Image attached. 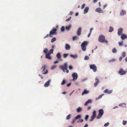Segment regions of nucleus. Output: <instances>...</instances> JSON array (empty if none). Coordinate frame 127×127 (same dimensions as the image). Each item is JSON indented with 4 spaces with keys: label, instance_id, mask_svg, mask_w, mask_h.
<instances>
[{
    "label": "nucleus",
    "instance_id": "1",
    "mask_svg": "<svg viewBox=\"0 0 127 127\" xmlns=\"http://www.w3.org/2000/svg\"><path fill=\"white\" fill-rule=\"evenodd\" d=\"M105 37L104 36L102 35H100L99 37L98 40L99 42L101 43L104 42L107 44L108 41L107 40H105Z\"/></svg>",
    "mask_w": 127,
    "mask_h": 127
},
{
    "label": "nucleus",
    "instance_id": "2",
    "mask_svg": "<svg viewBox=\"0 0 127 127\" xmlns=\"http://www.w3.org/2000/svg\"><path fill=\"white\" fill-rule=\"evenodd\" d=\"M60 68L62 69L64 72H65V70H66V72L67 73H68L69 72V70L67 69V63H65L64 66H60Z\"/></svg>",
    "mask_w": 127,
    "mask_h": 127
},
{
    "label": "nucleus",
    "instance_id": "3",
    "mask_svg": "<svg viewBox=\"0 0 127 127\" xmlns=\"http://www.w3.org/2000/svg\"><path fill=\"white\" fill-rule=\"evenodd\" d=\"M98 114L96 117L97 119H99L101 118L103 114L104 111L102 109H101L98 110Z\"/></svg>",
    "mask_w": 127,
    "mask_h": 127
},
{
    "label": "nucleus",
    "instance_id": "4",
    "mask_svg": "<svg viewBox=\"0 0 127 127\" xmlns=\"http://www.w3.org/2000/svg\"><path fill=\"white\" fill-rule=\"evenodd\" d=\"M90 68L91 69H92L93 71L95 72L97 70V68L96 66L94 64H91L90 65Z\"/></svg>",
    "mask_w": 127,
    "mask_h": 127
},
{
    "label": "nucleus",
    "instance_id": "5",
    "mask_svg": "<svg viewBox=\"0 0 127 127\" xmlns=\"http://www.w3.org/2000/svg\"><path fill=\"white\" fill-rule=\"evenodd\" d=\"M57 29L55 28H53L50 32V33L52 35H55L56 34Z\"/></svg>",
    "mask_w": 127,
    "mask_h": 127
},
{
    "label": "nucleus",
    "instance_id": "6",
    "mask_svg": "<svg viewBox=\"0 0 127 127\" xmlns=\"http://www.w3.org/2000/svg\"><path fill=\"white\" fill-rule=\"evenodd\" d=\"M72 76L73 78L72 80L74 81L77 79L78 77L77 74L76 73H73L72 74Z\"/></svg>",
    "mask_w": 127,
    "mask_h": 127
},
{
    "label": "nucleus",
    "instance_id": "7",
    "mask_svg": "<svg viewBox=\"0 0 127 127\" xmlns=\"http://www.w3.org/2000/svg\"><path fill=\"white\" fill-rule=\"evenodd\" d=\"M119 73L121 75L125 74L126 73V71L124 70L122 68H121L119 71Z\"/></svg>",
    "mask_w": 127,
    "mask_h": 127
},
{
    "label": "nucleus",
    "instance_id": "8",
    "mask_svg": "<svg viewBox=\"0 0 127 127\" xmlns=\"http://www.w3.org/2000/svg\"><path fill=\"white\" fill-rule=\"evenodd\" d=\"M95 11L96 12H98L99 13H103L104 12L99 7L96 9Z\"/></svg>",
    "mask_w": 127,
    "mask_h": 127
},
{
    "label": "nucleus",
    "instance_id": "9",
    "mask_svg": "<svg viewBox=\"0 0 127 127\" xmlns=\"http://www.w3.org/2000/svg\"><path fill=\"white\" fill-rule=\"evenodd\" d=\"M123 31V29L122 28H120L118 30V34L119 35L122 34Z\"/></svg>",
    "mask_w": 127,
    "mask_h": 127
},
{
    "label": "nucleus",
    "instance_id": "10",
    "mask_svg": "<svg viewBox=\"0 0 127 127\" xmlns=\"http://www.w3.org/2000/svg\"><path fill=\"white\" fill-rule=\"evenodd\" d=\"M81 27H80L77 30V34L78 36H80L81 34Z\"/></svg>",
    "mask_w": 127,
    "mask_h": 127
},
{
    "label": "nucleus",
    "instance_id": "11",
    "mask_svg": "<svg viewBox=\"0 0 127 127\" xmlns=\"http://www.w3.org/2000/svg\"><path fill=\"white\" fill-rule=\"evenodd\" d=\"M95 80V81H96V82L94 83V86L95 87H96L99 83V81L98 79L97 78H96Z\"/></svg>",
    "mask_w": 127,
    "mask_h": 127
},
{
    "label": "nucleus",
    "instance_id": "12",
    "mask_svg": "<svg viewBox=\"0 0 127 127\" xmlns=\"http://www.w3.org/2000/svg\"><path fill=\"white\" fill-rule=\"evenodd\" d=\"M112 90H110L108 89H106L104 91V93H108V94H110L112 93Z\"/></svg>",
    "mask_w": 127,
    "mask_h": 127
},
{
    "label": "nucleus",
    "instance_id": "13",
    "mask_svg": "<svg viewBox=\"0 0 127 127\" xmlns=\"http://www.w3.org/2000/svg\"><path fill=\"white\" fill-rule=\"evenodd\" d=\"M50 82V80H48L45 83L44 85V86L45 87H48L49 85Z\"/></svg>",
    "mask_w": 127,
    "mask_h": 127
},
{
    "label": "nucleus",
    "instance_id": "14",
    "mask_svg": "<svg viewBox=\"0 0 127 127\" xmlns=\"http://www.w3.org/2000/svg\"><path fill=\"white\" fill-rule=\"evenodd\" d=\"M126 12L125 10L122 9L120 13V15L121 16H122L126 14Z\"/></svg>",
    "mask_w": 127,
    "mask_h": 127
},
{
    "label": "nucleus",
    "instance_id": "15",
    "mask_svg": "<svg viewBox=\"0 0 127 127\" xmlns=\"http://www.w3.org/2000/svg\"><path fill=\"white\" fill-rule=\"evenodd\" d=\"M89 93V91L85 89L84 91L82 93V95H83L85 94H87Z\"/></svg>",
    "mask_w": 127,
    "mask_h": 127
},
{
    "label": "nucleus",
    "instance_id": "16",
    "mask_svg": "<svg viewBox=\"0 0 127 127\" xmlns=\"http://www.w3.org/2000/svg\"><path fill=\"white\" fill-rule=\"evenodd\" d=\"M88 43V42L86 41H85L83 42L81 44V46H84L86 47Z\"/></svg>",
    "mask_w": 127,
    "mask_h": 127
},
{
    "label": "nucleus",
    "instance_id": "17",
    "mask_svg": "<svg viewBox=\"0 0 127 127\" xmlns=\"http://www.w3.org/2000/svg\"><path fill=\"white\" fill-rule=\"evenodd\" d=\"M50 54L49 53L47 54L46 55V58L49 59L50 60L51 58V56L50 55Z\"/></svg>",
    "mask_w": 127,
    "mask_h": 127
},
{
    "label": "nucleus",
    "instance_id": "18",
    "mask_svg": "<svg viewBox=\"0 0 127 127\" xmlns=\"http://www.w3.org/2000/svg\"><path fill=\"white\" fill-rule=\"evenodd\" d=\"M65 48L66 50H69L70 48V46L69 45L67 44H66L65 45Z\"/></svg>",
    "mask_w": 127,
    "mask_h": 127
},
{
    "label": "nucleus",
    "instance_id": "19",
    "mask_svg": "<svg viewBox=\"0 0 127 127\" xmlns=\"http://www.w3.org/2000/svg\"><path fill=\"white\" fill-rule=\"evenodd\" d=\"M126 38V34H123L121 36V38L123 40L125 39Z\"/></svg>",
    "mask_w": 127,
    "mask_h": 127
},
{
    "label": "nucleus",
    "instance_id": "20",
    "mask_svg": "<svg viewBox=\"0 0 127 127\" xmlns=\"http://www.w3.org/2000/svg\"><path fill=\"white\" fill-rule=\"evenodd\" d=\"M89 9V8L88 7H86L85 8L84 10V13L85 14L87 13Z\"/></svg>",
    "mask_w": 127,
    "mask_h": 127
},
{
    "label": "nucleus",
    "instance_id": "21",
    "mask_svg": "<svg viewBox=\"0 0 127 127\" xmlns=\"http://www.w3.org/2000/svg\"><path fill=\"white\" fill-rule=\"evenodd\" d=\"M56 57L58 59H60L61 58V53H58L56 55Z\"/></svg>",
    "mask_w": 127,
    "mask_h": 127
},
{
    "label": "nucleus",
    "instance_id": "22",
    "mask_svg": "<svg viewBox=\"0 0 127 127\" xmlns=\"http://www.w3.org/2000/svg\"><path fill=\"white\" fill-rule=\"evenodd\" d=\"M82 110L81 107H79L77 109V111L78 112H79Z\"/></svg>",
    "mask_w": 127,
    "mask_h": 127
},
{
    "label": "nucleus",
    "instance_id": "23",
    "mask_svg": "<svg viewBox=\"0 0 127 127\" xmlns=\"http://www.w3.org/2000/svg\"><path fill=\"white\" fill-rule=\"evenodd\" d=\"M96 117L92 115L91 117V119L90 120V122H92L93 121V120Z\"/></svg>",
    "mask_w": 127,
    "mask_h": 127
},
{
    "label": "nucleus",
    "instance_id": "24",
    "mask_svg": "<svg viewBox=\"0 0 127 127\" xmlns=\"http://www.w3.org/2000/svg\"><path fill=\"white\" fill-rule=\"evenodd\" d=\"M71 25H70L68 26H66L65 27V29L67 31H68L69 30L70 28L71 27Z\"/></svg>",
    "mask_w": 127,
    "mask_h": 127
},
{
    "label": "nucleus",
    "instance_id": "25",
    "mask_svg": "<svg viewBox=\"0 0 127 127\" xmlns=\"http://www.w3.org/2000/svg\"><path fill=\"white\" fill-rule=\"evenodd\" d=\"M52 37V36L50 34V33H49V34H47L46 36H45L44 37V38H46L48 37Z\"/></svg>",
    "mask_w": 127,
    "mask_h": 127
},
{
    "label": "nucleus",
    "instance_id": "26",
    "mask_svg": "<svg viewBox=\"0 0 127 127\" xmlns=\"http://www.w3.org/2000/svg\"><path fill=\"white\" fill-rule=\"evenodd\" d=\"M70 56L74 58H76L77 57V55H74L72 54H70Z\"/></svg>",
    "mask_w": 127,
    "mask_h": 127
},
{
    "label": "nucleus",
    "instance_id": "27",
    "mask_svg": "<svg viewBox=\"0 0 127 127\" xmlns=\"http://www.w3.org/2000/svg\"><path fill=\"white\" fill-rule=\"evenodd\" d=\"M104 94H102L100 95L98 97L96 98V100L99 99L101 98L102 95H104Z\"/></svg>",
    "mask_w": 127,
    "mask_h": 127
},
{
    "label": "nucleus",
    "instance_id": "28",
    "mask_svg": "<svg viewBox=\"0 0 127 127\" xmlns=\"http://www.w3.org/2000/svg\"><path fill=\"white\" fill-rule=\"evenodd\" d=\"M46 66L45 65L43 66L42 67V69H43V70L42 72H44L45 69L46 68Z\"/></svg>",
    "mask_w": 127,
    "mask_h": 127
},
{
    "label": "nucleus",
    "instance_id": "29",
    "mask_svg": "<svg viewBox=\"0 0 127 127\" xmlns=\"http://www.w3.org/2000/svg\"><path fill=\"white\" fill-rule=\"evenodd\" d=\"M113 27H110L109 29V32H111L113 31Z\"/></svg>",
    "mask_w": 127,
    "mask_h": 127
},
{
    "label": "nucleus",
    "instance_id": "30",
    "mask_svg": "<svg viewBox=\"0 0 127 127\" xmlns=\"http://www.w3.org/2000/svg\"><path fill=\"white\" fill-rule=\"evenodd\" d=\"M81 117V115H78L75 117L74 119L76 120L80 118Z\"/></svg>",
    "mask_w": 127,
    "mask_h": 127
},
{
    "label": "nucleus",
    "instance_id": "31",
    "mask_svg": "<svg viewBox=\"0 0 127 127\" xmlns=\"http://www.w3.org/2000/svg\"><path fill=\"white\" fill-rule=\"evenodd\" d=\"M53 49H51L48 52V53H49V54H51L52 53H53Z\"/></svg>",
    "mask_w": 127,
    "mask_h": 127
},
{
    "label": "nucleus",
    "instance_id": "32",
    "mask_svg": "<svg viewBox=\"0 0 127 127\" xmlns=\"http://www.w3.org/2000/svg\"><path fill=\"white\" fill-rule=\"evenodd\" d=\"M78 38V37L77 36H74L73 37L72 40L74 41L75 40H77Z\"/></svg>",
    "mask_w": 127,
    "mask_h": 127
},
{
    "label": "nucleus",
    "instance_id": "33",
    "mask_svg": "<svg viewBox=\"0 0 127 127\" xmlns=\"http://www.w3.org/2000/svg\"><path fill=\"white\" fill-rule=\"evenodd\" d=\"M56 38L55 37H53V38L51 40V42L52 43L53 42H54L56 41Z\"/></svg>",
    "mask_w": 127,
    "mask_h": 127
},
{
    "label": "nucleus",
    "instance_id": "34",
    "mask_svg": "<svg viewBox=\"0 0 127 127\" xmlns=\"http://www.w3.org/2000/svg\"><path fill=\"white\" fill-rule=\"evenodd\" d=\"M82 49L83 51H85L86 50V47L84 46H81Z\"/></svg>",
    "mask_w": 127,
    "mask_h": 127
},
{
    "label": "nucleus",
    "instance_id": "35",
    "mask_svg": "<svg viewBox=\"0 0 127 127\" xmlns=\"http://www.w3.org/2000/svg\"><path fill=\"white\" fill-rule=\"evenodd\" d=\"M92 116H93L96 117V112L95 110H94L93 111V113Z\"/></svg>",
    "mask_w": 127,
    "mask_h": 127
},
{
    "label": "nucleus",
    "instance_id": "36",
    "mask_svg": "<svg viewBox=\"0 0 127 127\" xmlns=\"http://www.w3.org/2000/svg\"><path fill=\"white\" fill-rule=\"evenodd\" d=\"M71 116V115L70 114H69L67 116L66 119V120H69Z\"/></svg>",
    "mask_w": 127,
    "mask_h": 127
},
{
    "label": "nucleus",
    "instance_id": "37",
    "mask_svg": "<svg viewBox=\"0 0 127 127\" xmlns=\"http://www.w3.org/2000/svg\"><path fill=\"white\" fill-rule=\"evenodd\" d=\"M68 53L64 54L63 55V57L64 58H65L68 56Z\"/></svg>",
    "mask_w": 127,
    "mask_h": 127
},
{
    "label": "nucleus",
    "instance_id": "38",
    "mask_svg": "<svg viewBox=\"0 0 127 127\" xmlns=\"http://www.w3.org/2000/svg\"><path fill=\"white\" fill-rule=\"evenodd\" d=\"M83 121V119H79V120H78L77 121V122L78 123H79L80 122H82Z\"/></svg>",
    "mask_w": 127,
    "mask_h": 127
},
{
    "label": "nucleus",
    "instance_id": "39",
    "mask_svg": "<svg viewBox=\"0 0 127 127\" xmlns=\"http://www.w3.org/2000/svg\"><path fill=\"white\" fill-rule=\"evenodd\" d=\"M112 52L113 53H116L117 52V50L115 48H114L112 50Z\"/></svg>",
    "mask_w": 127,
    "mask_h": 127
},
{
    "label": "nucleus",
    "instance_id": "40",
    "mask_svg": "<svg viewBox=\"0 0 127 127\" xmlns=\"http://www.w3.org/2000/svg\"><path fill=\"white\" fill-rule=\"evenodd\" d=\"M65 30L64 27V26H63L61 28V31L62 32H63Z\"/></svg>",
    "mask_w": 127,
    "mask_h": 127
},
{
    "label": "nucleus",
    "instance_id": "41",
    "mask_svg": "<svg viewBox=\"0 0 127 127\" xmlns=\"http://www.w3.org/2000/svg\"><path fill=\"white\" fill-rule=\"evenodd\" d=\"M116 61V59H112L109 61V63H111L112 62H113L115 61Z\"/></svg>",
    "mask_w": 127,
    "mask_h": 127
},
{
    "label": "nucleus",
    "instance_id": "42",
    "mask_svg": "<svg viewBox=\"0 0 127 127\" xmlns=\"http://www.w3.org/2000/svg\"><path fill=\"white\" fill-rule=\"evenodd\" d=\"M48 52V50L47 48L43 50V52L45 53H47Z\"/></svg>",
    "mask_w": 127,
    "mask_h": 127
},
{
    "label": "nucleus",
    "instance_id": "43",
    "mask_svg": "<svg viewBox=\"0 0 127 127\" xmlns=\"http://www.w3.org/2000/svg\"><path fill=\"white\" fill-rule=\"evenodd\" d=\"M123 41H122V42H119L118 43L119 45L120 46H122L123 45Z\"/></svg>",
    "mask_w": 127,
    "mask_h": 127
},
{
    "label": "nucleus",
    "instance_id": "44",
    "mask_svg": "<svg viewBox=\"0 0 127 127\" xmlns=\"http://www.w3.org/2000/svg\"><path fill=\"white\" fill-rule=\"evenodd\" d=\"M89 116L88 115H86L85 117V120L86 121H87L88 118Z\"/></svg>",
    "mask_w": 127,
    "mask_h": 127
},
{
    "label": "nucleus",
    "instance_id": "45",
    "mask_svg": "<svg viewBox=\"0 0 127 127\" xmlns=\"http://www.w3.org/2000/svg\"><path fill=\"white\" fill-rule=\"evenodd\" d=\"M56 67L57 66L56 65H54L51 67V69L52 70H53L55 68H56Z\"/></svg>",
    "mask_w": 127,
    "mask_h": 127
},
{
    "label": "nucleus",
    "instance_id": "46",
    "mask_svg": "<svg viewBox=\"0 0 127 127\" xmlns=\"http://www.w3.org/2000/svg\"><path fill=\"white\" fill-rule=\"evenodd\" d=\"M127 123V121H123V124L125 125H126Z\"/></svg>",
    "mask_w": 127,
    "mask_h": 127
},
{
    "label": "nucleus",
    "instance_id": "47",
    "mask_svg": "<svg viewBox=\"0 0 127 127\" xmlns=\"http://www.w3.org/2000/svg\"><path fill=\"white\" fill-rule=\"evenodd\" d=\"M89 59V57L88 56H86L84 58V59L85 60H88Z\"/></svg>",
    "mask_w": 127,
    "mask_h": 127
},
{
    "label": "nucleus",
    "instance_id": "48",
    "mask_svg": "<svg viewBox=\"0 0 127 127\" xmlns=\"http://www.w3.org/2000/svg\"><path fill=\"white\" fill-rule=\"evenodd\" d=\"M87 102H88V103H91V102H92V100L91 99H89L87 101Z\"/></svg>",
    "mask_w": 127,
    "mask_h": 127
},
{
    "label": "nucleus",
    "instance_id": "49",
    "mask_svg": "<svg viewBox=\"0 0 127 127\" xmlns=\"http://www.w3.org/2000/svg\"><path fill=\"white\" fill-rule=\"evenodd\" d=\"M65 83V81L64 80H63V82L61 83V85H64Z\"/></svg>",
    "mask_w": 127,
    "mask_h": 127
},
{
    "label": "nucleus",
    "instance_id": "50",
    "mask_svg": "<svg viewBox=\"0 0 127 127\" xmlns=\"http://www.w3.org/2000/svg\"><path fill=\"white\" fill-rule=\"evenodd\" d=\"M126 54L125 52H124L122 53V56L123 57H125L126 56Z\"/></svg>",
    "mask_w": 127,
    "mask_h": 127
},
{
    "label": "nucleus",
    "instance_id": "51",
    "mask_svg": "<svg viewBox=\"0 0 127 127\" xmlns=\"http://www.w3.org/2000/svg\"><path fill=\"white\" fill-rule=\"evenodd\" d=\"M109 125V123L108 122L107 123H105L104 125V126L105 127Z\"/></svg>",
    "mask_w": 127,
    "mask_h": 127
},
{
    "label": "nucleus",
    "instance_id": "52",
    "mask_svg": "<svg viewBox=\"0 0 127 127\" xmlns=\"http://www.w3.org/2000/svg\"><path fill=\"white\" fill-rule=\"evenodd\" d=\"M71 18V17H69V18H68L67 19H66V21H69L70 20Z\"/></svg>",
    "mask_w": 127,
    "mask_h": 127
},
{
    "label": "nucleus",
    "instance_id": "53",
    "mask_svg": "<svg viewBox=\"0 0 127 127\" xmlns=\"http://www.w3.org/2000/svg\"><path fill=\"white\" fill-rule=\"evenodd\" d=\"M69 69L71 70L73 69V67L71 65H70L69 67Z\"/></svg>",
    "mask_w": 127,
    "mask_h": 127
},
{
    "label": "nucleus",
    "instance_id": "54",
    "mask_svg": "<svg viewBox=\"0 0 127 127\" xmlns=\"http://www.w3.org/2000/svg\"><path fill=\"white\" fill-rule=\"evenodd\" d=\"M85 6V4H83L82 5L81 8L82 9H83Z\"/></svg>",
    "mask_w": 127,
    "mask_h": 127
},
{
    "label": "nucleus",
    "instance_id": "55",
    "mask_svg": "<svg viewBox=\"0 0 127 127\" xmlns=\"http://www.w3.org/2000/svg\"><path fill=\"white\" fill-rule=\"evenodd\" d=\"M48 70H46V71L45 72H43V74H46L47 73H48Z\"/></svg>",
    "mask_w": 127,
    "mask_h": 127
},
{
    "label": "nucleus",
    "instance_id": "56",
    "mask_svg": "<svg viewBox=\"0 0 127 127\" xmlns=\"http://www.w3.org/2000/svg\"><path fill=\"white\" fill-rule=\"evenodd\" d=\"M88 103L87 102V101L84 104V105L85 106H86L88 105Z\"/></svg>",
    "mask_w": 127,
    "mask_h": 127
},
{
    "label": "nucleus",
    "instance_id": "57",
    "mask_svg": "<svg viewBox=\"0 0 127 127\" xmlns=\"http://www.w3.org/2000/svg\"><path fill=\"white\" fill-rule=\"evenodd\" d=\"M76 120H75V119H74L72 121V122H71V123H72V124H73V123H74L75 121Z\"/></svg>",
    "mask_w": 127,
    "mask_h": 127
},
{
    "label": "nucleus",
    "instance_id": "58",
    "mask_svg": "<svg viewBox=\"0 0 127 127\" xmlns=\"http://www.w3.org/2000/svg\"><path fill=\"white\" fill-rule=\"evenodd\" d=\"M107 5V4H105V5H103V9H104L105 7H106Z\"/></svg>",
    "mask_w": 127,
    "mask_h": 127
},
{
    "label": "nucleus",
    "instance_id": "59",
    "mask_svg": "<svg viewBox=\"0 0 127 127\" xmlns=\"http://www.w3.org/2000/svg\"><path fill=\"white\" fill-rule=\"evenodd\" d=\"M122 59V57H120L119 58V60L120 61H121Z\"/></svg>",
    "mask_w": 127,
    "mask_h": 127
},
{
    "label": "nucleus",
    "instance_id": "60",
    "mask_svg": "<svg viewBox=\"0 0 127 127\" xmlns=\"http://www.w3.org/2000/svg\"><path fill=\"white\" fill-rule=\"evenodd\" d=\"M71 84L70 83H69L67 85V87H68V86H70L71 85Z\"/></svg>",
    "mask_w": 127,
    "mask_h": 127
},
{
    "label": "nucleus",
    "instance_id": "61",
    "mask_svg": "<svg viewBox=\"0 0 127 127\" xmlns=\"http://www.w3.org/2000/svg\"><path fill=\"white\" fill-rule=\"evenodd\" d=\"M39 75L41 77V79H43V77L40 74H39Z\"/></svg>",
    "mask_w": 127,
    "mask_h": 127
},
{
    "label": "nucleus",
    "instance_id": "62",
    "mask_svg": "<svg viewBox=\"0 0 127 127\" xmlns=\"http://www.w3.org/2000/svg\"><path fill=\"white\" fill-rule=\"evenodd\" d=\"M58 61H56L54 62V63L55 64H56L58 63Z\"/></svg>",
    "mask_w": 127,
    "mask_h": 127
},
{
    "label": "nucleus",
    "instance_id": "63",
    "mask_svg": "<svg viewBox=\"0 0 127 127\" xmlns=\"http://www.w3.org/2000/svg\"><path fill=\"white\" fill-rule=\"evenodd\" d=\"M73 12L72 11H70V15H72V14H73Z\"/></svg>",
    "mask_w": 127,
    "mask_h": 127
},
{
    "label": "nucleus",
    "instance_id": "64",
    "mask_svg": "<svg viewBox=\"0 0 127 127\" xmlns=\"http://www.w3.org/2000/svg\"><path fill=\"white\" fill-rule=\"evenodd\" d=\"M88 126V125L87 124H86L84 127H87Z\"/></svg>",
    "mask_w": 127,
    "mask_h": 127
}]
</instances>
